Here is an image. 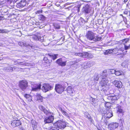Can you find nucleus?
Returning <instances> with one entry per match:
<instances>
[{"label":"nucleus","instance_id":"obj_36","mask_svg":"<svg viewBox=\"0 0 130 130\" xmlns=\"http://www.w3.org/2000/svg\"><path fill=\"white\" fill-rule=\"evenodd\" d=\"M124 48L125 50H127L130 48V44L129 46L124 45Z\"/></svg>","mask_w":130,"mask_h":130},{"label":"nucleus","instance_id":"obj_53","mask_svg":"<svg viewBox=\"0 0 130 130\" xmlns=\"http://www.w3.org/2000/svg\"><path fill=\"white\" fill-rule=\"evenodd\" d=\"M123 18V20L124 21L126 20V19L125 17H124Z\"/></svg>","mask_w":130,"mask_h":130},{"label":"nucleus","instance_id":"obj_39","mask_svg":"<svg viewBox=\"0 0 130 130\" xmlns=\"http://www.w3.org/2000/svg\"><path fill=\"white\" fill-rule=\"evenodd\" d=\"M59 110H60L62 113L64 114H65L66 113V112L65 111L62 109L61 107H59Z\"/></svg>","mask_w":130,"mask_h":130},{"label":"nucleus","instance_id":"obj_52","mask_svg":"<svg viewBox=\"0 0 130 130\" xmlns=\"http://www.w3.org/2000/svg\"><path fill=\"white\" fill-rule=\"evenodd\" d=\"M55 90L57 92V84L55 85Z\"/></svg>","mask_w":130,"mask_h":130},{"label":"nucleus","instance_id":"obj_64","mask_svg":"<svg viewBox=\"0 0 130 130\" xmlns=\"http://www.w3.org/2000/svg\"><path fill=\"white\" fill-rule=\"evenodd\" d=\"M57 62V60H56V62Z\"/></svg>","mask_w":130,"mask_h":130},{"label":"nucleus","instance_id":"obj_32","mask_svg":"<svg viewBox=\"0 0 130 130\" xmlns=\"http://www.w3.org/2000/svg\"><path fill=\"white\" fill-rule=\"evenodd\" d=\"M79 22L80 24L82 25L84 23V19L83 18L81 17L79 20Z\"/></svg>","mask_w":130,"mask_h":130},{"label":"nucleus","instance_id":"obj_10","mask_svg":"<svg viewBox=\"0 0 130 130\" xmlns=\"http://www.w3.org/2000/svg\"><path fill=\"white\" fill-rule=\"evenodd\" d=\"M26 0H21L20 2L17 4L16 6L19 8H23L26 5Z\"/></svg>","mask_w":130,"mask_h":130},{"label":"nucleus","instance_id":"obj_11","mask_svg":"<svg viewBox=\"0 0 130 130\" xmlns=\"http://www.w3.org/2000/svg\"><path fill=\"white\" fill-rule=\"evenodd\" d=\"M21 124V121L19 120H14L11 123V126L13 127L18 126Z\"/></svg>","mask_w":130,"mask_h":130},{"label":"nucleus","instance_id":"obj_47","mask_svg":"<svg viewBox=\"0 0 130 130\" xmlns=\"http://www.w3.org/2000/svg\"><path fill=\"white\" fill-rule=\"evenodd\" d=\"M42 12V11L40 10H39L38 11H36V14H40Z\"/></svg>","mask_w":130,"mask_h":130},{"label":"nucleus","instance_id":"obj_13","mask_svg":"<svg viewBox=\"0 0 130 130\" xmlns=\"http://www.w3.org/2000/svg\"><path fill=\"white\" fill-rule=\"evenodd\" d=\"M109 101H111L112 103H114L116 100H117V98L116 96H112L111 95H109L106 98Z\"/></svg>","mask_w":130,"mask_h":130},{"label":"nucleus","instance_id":"obj_12","mask_svg":"<svg viewBox=\"0 0 130 130\" xmlns=\"http://www.w3.org/2000/svg\"><path fill=\"white\" fill-rule=\"evenodd\" d=\"M113 83L116 87L119 88H121L123 86L122 83L120 81L115 80L113 82Z\"/></svg>","mask_w":130,"mask_h":130},{"label":"nucleus","instance_id":"obj_44","mask_svg":"<svg viewBox=\"0 0 130 130\" xmlns=\"http://www.w3.org/2000/svg\"><path fill=\"white\" fill-rule=\"evenodd\" d=\"M104 54L105 55H108L109 54V50H106L105 52H104Z\"/></svg>","mask_w":130,"mask_h":130},{"label":"nucleus","instance_id":"obj_35","mask_svg":"<svg viewBox=\"0 0 130 130\" xmlns=\"http://www.w3.org/2000/svg\"><path fill=\"white\" fill-rule=\"evenodd\" d=\"M83 54L80 53H75V55L76 56H82L83 57Z\"/></svg>","mask_w":130,"mask_h":130},{"label":"nucleus","instance_id":"obj_16","mask_svg":"<svg viewBox=\"0 0 130 130\" xmlns=\"http://www.w3.org/2000/svg\"><path fill=\"white\" fill-rule=\"evenodd\" d=\"M41 88V85L40 84H35L34 85V87H32V91H36L40 90Z\"/></svg>","mask_w":130,"mask_h":130},{"label":"nucleus","instance_id":"obj_8","mask_svg":"<svg viewBox=\"0 0 130 130\" xmlns=\"http://www.w3.org/2000/svg\"><path fill=\"white\" fill-rule=\"evenodd\" d=\"M119 124L118 123L116 122H112L108 125V128L110 130H114L117 128Z\"/></svg>","mask_w":130,"mask_h":130},{"label":"nucleus","instance_id":"obj_6","mask_svg":"<svg viewBox=\"0 0 130 130\" xmlns=\"http://www.w3.org/2000/svg\"><path fill=\"white\" fill-rule=\"evenodd\" d=\"M103 117L105 118H109L113 116V113L111 110H107L106 111L104 112V113L102 114Z\"/></svg>","mask_w":130,"mask_h":130},{"label":"nucleus","instance_id":"obj_15","mask_svg":"<svg viewBox=\"0 0 130 130\" xmlns=\"http://www.w3.org/2000/svg\"><path fill=\"white\" fill-rule=\"evenodd\" d=\"M6 2L9 8L11 9L13 7L14 3L12 0H6Z\"/></svg>","mask_w":130,"mask_h":130},{"label":"nucleus","instance_id":"obj_43","mask_svg":"<svg viewBox=\"0 0 130 130\" xmlns=\"http://www.w3.org/2000/svg\"><path fill=\"white\" fill-rule=\"evenodd\" d=\"M129 39L128 38H127L124 39L123 40V42H124L125 43L129 41Z\"/></svg>","mask_w":130,"mask_h":130},{"label":"nucleus","instance_id":"obj_4","mask_svg":"<svg viewBox=\"0 0 130 130\" xmlns=\"http://www.w3.org/2000/svg\"><path fill=\"white\" fill-rule=\"evenodd\" d=\"M28 82L25 80H22L20 81L19 83V87L22 90H25L28 86Z\"/></svg>","mask_w":130,"mask_h":130},{"label":"nucleus","instance_id":"obj_31","mask_svg":"<svg viewBox=\"0 0 130 130\" xmlns=\"http://www.w3.org/2000/svg\"><path fill=\"white\" fill-rule=\"evenodd\" d=\"M88 53L87 52L84 53H83V57L88 58Z\"/></svg>","mask_w":130,"mask_h":130},{"label":"nucleus","instance_id":"obj_38","mask_svg":"<svg viewBox=\"0 0 130 130\" xmlns=\"http://www.w3.org/2000/svg\"><path fill=\"white\" fill-rule=\"evenodd\" d=\"M93 57V55L91 54L88 53V58H92Z\"/></svg>","mask_w":130,"mask_h":130},{"label":"nucleus","instance_id":"obj_60","mask_svg":"<svg viewBox=\"0 0 130 130\" xmlns=\"http://www.w3.org/2000/svg\"><path fill=\"white\" fill-rule=\"evenodd\" d=\"M43 44H44V45L45 46H47V45H48L49 44V43H48L47 44H45H45L44 43Z\"/></svg>","mask_w":130,"mask_h":130},{"label":"nucleus","instance_id":"obj_20","mask_svg":"<svg viewBox=\"0 0 130 130\" xmlns=\"http://www.w3.org/2000/svg\"><path fill=\"white\" fill-rule=\"evenodd\" d=\"M66 91L69 94L73 93L74 91L73 89L71 86H69L66 88Z\"/></svg>","mask_w":130,"mask_h":130},{"label":"nucleus","instance_id":"obj_48","mask_svg":"<svg viewBox=\"0 0 130 130\" xmlns=\"http://www.w3.org/2000/svg\"><path fill=\"white\" fill-rule=\"evenodd\" d=\"M108 122L107 120H105L104 121V125H107Z\"/></svg>","mask_w":130,"mask_h":130},{"label":"nucleus","instance_id":"obj_1","mask_svg":"<svg viewBox=\"0 0 130 130\" xmlns=\"http://www.w3.org/2000/svg\"><path fill=\"white\" fill-rule=\"evenodd\" d=\"M39 108L45 114L49 116V117H46L44 119V122L45 123H52L54 119V117L52 115V113L47 110L43 106L41 105L39 106Z\"/></svg>","mask_w":130,"mask_h":130},{"label":"nucleus","instance_id":"obj_40","mask_svg":"<svg viewBox=\"0 0 130 130\" xmlns=\"http://www.w3.org/2000/svg\"><path fill=\"white\" fill-rule=\"evenodd\" d=\"M19 45L21 46H23L24 42H19L18 43Z\"/></svg>","mask_w":130,"mask_h":130},{"label":"nucleus","instance_id":"obj_5","mask_svg":"<svg viewBox=\"0 0 130 130\" xmlns=\"http://www.w3.org/2000/svg\"><path fill=\"white\" fill-rule=\"evenodd\" d=\"M108 80L107 79H102L101 82V85L102 88L104 91L107 90V87H108L107 85V83H108Z\"/></svg>","mask_w":130,"mask_h":130},{"label":"nucleus","instance_id":"obj_56","mask_svg":"<svg viewBox=\"0 0 130 130\" xmlns=\"http://www.w3.org/2000/svg\"><path fill=\"white\" fill-rule=\"evenodd\" d=\"M87 22V21H86L85 20H84V23H86Z\"/></svg>","mask_w":130,"mask_h":130},{"label":"nucleus","instance_id":"obj_29","mask_svg":"<svg viewBox=\"0 0 130 130\" xmlns=\"http://www.w3.org/2000/svg\"><path fill=\"white\" fill-rule=\"evenodd\" d=\"M110 103H109V102H107L105 104V107H107L108 109L110 108Z\"/></svg>","mask_w":130,"mask_h":130},{"label":"nucleus","instance_id":"obj_30","mask_svg":"<svg viewBox=\"0 0 130 130\" xmlns=\"http://www.w3.org/2000/svg\"><path fill=\"white\" fill-rule=\"evenodd\" d=\"M99 75L97 74H95L94 76V79L95 80L98 81L99 80Z\"/></svg>","mask_w":130,"mask_h":130},{"label":"nucleus","instance_id":"obj_26","mask_svg":"<svg viewBox=\"0 0 130 130\" xmlns=\"http://www.w3.org/2000/svg\"><path fill=\"white\" fill-rule=\"evenodd\" d=\"M39 19L42 21H44L45 20L46 17L42 14H40L39 15Z\"/></svg>","mask_w":130,"mask_h":130},{"label":"nucleus","instance_id":"obj_54","mask_svg":"<svg viewBox=\"0 0 130 130\" xmlns=\"http://www.w3.org/2000/svg\"><path fill=\"white\" fill-rule=\"evenodd\" d=\"M91 98L92 99V102H93L95 100V99H94L92 98Z\"/></svg>","mask_w":130,"mask_h":130},{"label":"nucleus","instance_id":"obj_62","mask_svg":"<svg viewBox=\"0 0 130 130\" xmlns=\"http://www.w3.org/2000/svg\"><path fill=\"white\" fill-rule=\"evenodd\" d=\"M59 5H57V7H59Z\"/></svg>","mask_w":130,"mask_h":130},{"label":"nucleus","instance_id":"obj_59","mask_svg":"<svg viewBox=\"0 0 130 130\" xmlns=\"http://www.w3.org/2000/svg\"><path fill=\"white\" fill-rule=\"evenodd\" d=\"M120 16H122V18H123L124 17V16H123V15L122 14H120Z\"/></svg>","mask_w":130,"mask_h":130},{"label":"nucleus","instance_id":"obj_49","mask_svg":"<svg viewBox=\"0 0 130 130\" xmlns=\"http://www.w3.org/2000/svg\"><path fill=\"white\" fill-rule=\"evenodd\" d=\"M36 96H37V98L38 97H40L41 96V95H40V94L39 93H37V95Z\"/></svg>","mask_w":130,"mask_h":130},{"label":"nucleus","instance_id":"obj_3","mask_svg":"<svg viewBox=\"0 0 130 130\" xmlns=\"http://www.w3.org/2000/svg\"><path fill=\"white\" fill-rule=\"evenodd\" d=\"M82 12L85 14L90 13V14L92 15L94 12V9L91 8L89 5L88 4L84 6L82 8Z\"/></svg>","mask_w":130,"mask_h":130},{"label":"nucleus","instance_id":"obj_34","mask_svg":"<svg viewBox=\"0 0 130 130\" xmlns=\"http://www.w3.org/2000/svg\"><path fill=\"white\" fill-rule=\"evenodd\" d=\"M43 98L41 96L40 97H38L37 98V99L38 100H39L41 102H42L43 101Z\"/></svg>","mask_w":130,"mask_h":130},{"label":"nucleus","instance_id":"obj_46","mask_svg":"<svg viewBox=\"0 0 130 130\" xmlns=\"http://www.w3.org/2000/svg\"><path fill=\"white\" fill-rule=\"evenodd\" d=\"M128 12V10L127 9H126L124 12V13L125 14H127Z\"/></svg>","mask_w":130,"mask_h":130},{"label":"nucleus","instance_id":"obj_14","mask_svg":"<svg viewBox=\"0 0 130 130\" xmlns=\"http://www.w3.org/2000/svg\"><path fill=\"white\" fill-rule=\"evenodd\" d=\"M31 38L34 40H39L41 42L43 41L44 40L43 38L40 36H37L35 35H33Z\"/></svg>","mask_w":130,"mask_h":130},{"label":"nucleus","instance_id":"obj_57","mask_svg":"<svg viewBox=\"0 0 130 130\" xmlns=\"http://www.w3.org/2000/svg\"><path fill=\"white\" fill-rule=\"evenodd\" d=\"M128 0H124V3H125L128 1Z\"/></svg>","mask_w":130,"mask_h":130},{"label":"nucleus","instance_id":"obj_2","mask_svg":"<svg viewBox=\"0 0 130 130\" xmlns=\"http://www.w3.org/2000/svg\"><path fill=\"white\" fill-rule=\"evenodd\" d=\"M87 38L90 40H93L95 42L99 41L101 39V37H95L94 33L90 31H88L86 35Z\"/></svg>","mask_w":130,"mask_h":130},{"label":"nucleus","instance_id":"obj_33","mask_svg":"<svg viewBox=\"0 0 130 130\" xmlns=\"http://www.w3.org/2000/svg\"><path fill=\"white\" fill-rule=\"evenodd\" d=\"M7 32V30L5 29H0V33H5Z\"/></svg>","mask_w":130,"mask_h":130},{"label":"nucleus","instance_id":"obj_21","mask_svg":"<svg viewBox=\"0 0 130 130\" xmlns=\"http://www.w3.org/2000/svg\"><path fill=\"white\" fill-rule=\"evenodd\" d=\"M31 123L33 130H37V123L34 120H32L31 121Z\"/></svg>","mask_w":130,"mask_h":130},{"label":"nucleus","instance_id":"obj_51","mask_svg":"<svg viewBox=\"0 0 130 130\" xmlns=\"http://www.w3.org/2000/svg\"><path fill=\"white\" fill-rule=\"evenodd\" d=\"M47 57H44V60L45 61H46L47 60Z\"/></svg>","mask_w":130,"mask_h":130},{"label":"nucleus","instance_id":"obj_23","mask_svg":"<svg viewBox=\"0 0 130 130\" xmlns=\"http://www.w3.org/2000/svg\"><path fill=\"white\" fill-rule=\"evenodd\" d=\"M48 55L50 57L52 58L53 60H54L57 58V55L53 54H48Z\"/></svg>","mask_w":130,"mask_h":130},{"label":"nucleus","instance_id":"obj_41","mask_svg":"<svg viewBox=\"0 0 130 130\" xmlns=\"http://www.w3.org/2000/svg\"><path fill=\"white\" fill-rule=\"evenodd\" d=\"M24 96L25 98H26V99H28V98L29 97H30V96H31L30 95H28V94H25L24 95Z\"/></svg>","mask_w":130,"mask_h":130},{"label":"nucleus","instance_id":"obj_27","mask_svg":"<svg viewBox=\"0 0 130 130\" xmlns=\"http://www.w3.org/2000/svg\"><path fill=\"white\" fill-rule=\"evenodd\" d=\"M84 66L85 67V65H86V66L87 67H85L84 68H90V67H91L92 65V64H91L90 63V62H88L87 63H84Z\"/></svg>","mask_w":130,"mask_h":130},{"label":"nucleus","instance_id":"obj_50","mask_svg":"<svg viewBox=\"0 0 130 130\" xmlns=\"http://www.w3.org/2000/svg\"><path fill=\"white\" fill-rule=\"evenodd\" d=\"M4 18L3 17L0 16V21L3 20Z\"/></svg>","mask_w":130,"mask_h":130},{"label":"nucleus","instance_id":"obj_22","mask_svg":"<svg viewBox=\"0 0 130 130\" xmlns=\"http://www.w3.org/2000/svg\"><path fill=\"white\" fill-rule=\"evenodd\" d=\"M116 109L118 112L121 113L123 112L122 107L119 106H117L116 108Z\"/></svg>","mask_w":130,"mask_h":130},{"label":"nucleus","instance_id":"obj_28","mask_svg":"<svg viewBox=\"0 0 130 130\" xmlns=\"http://www.w3.org/2000/svg\"><path fill=\"white\" fill-rule=\"evenodd\" d=\"M114 73H115V75L117 76H119L121 75V73L120 71H116V70H114Z\"/></svg>","mask_w":130,"mask_h":130},{"label":"nucleus","instance_id":"obj_61","mask_svg":"<svg viewBox=\"0 0 130 130\" xmlns=\"http://www.w3.org/2000/svg\"><path fill=\"white\" fill-rule=\"evenodd\" d=\"M60 28L59 26H57V29H59Z\"/></svg>","mask_w":130,"mask_h":130},{"label":"nucleus","instance_id":"obj_37","mask_svg":"<svg viewBox=\"0 0 130 130\" xmlns=\"http://www.w3.org/2000/svg\"><path fill=\"white\" fill-rule=\"evenodd\" d=\"M30 46L29 43H28L27 42H24L23 46Z\"/></svg>","mask_w":130,"mask_h":130},{"label":"nucleus","instance_id":"obj_18","mask_svg":"<svg viewBox=\"0 0 130 130\" xmlns=\"http://www.w3.org/2000/svg\"><path fill=\"white\" fill-rule=\"evenodd\" d=\"M107 71L105 70L101 74L100 77L102 79H107Z\"/></svg>","mask_w":130,"mask_h":130},{"label":"nucleus","instance_id":"obj_58","mask_svg":"<svg viewBox=\"0 0 130 130\" xmlns=\"http://www.w3.org/2000/svg\"><path fill=\"white\" fill-rule=\"evenodd\" d=\"M112 70V71H111V72H112V74H115V73H114V71H113V70Z\"/></svg>","mask_w":130,"mask_h":130},{"label":"nucleus","instance_id":"obj_9","mask_svg":"<svg viewBox=\"0 0 130 130\" xmlns=\"http://www.w3.org/2000/svg\"><path fill=\"white\" fill-rule=\"evenodd\" d=\"M51 86L49 84H45L43 85L41 89L43 92H46L51 90Z\"/></svg>","mask_w":130,"mask_h":130},{"label":"nucleus","instance_id":"obj_25","mask_svg":"<svg viewBox=\"0 0 130 130\" xmlns=\"http://www.w3.org/2000/svg\"><path fill=\"white\" fill-rule=\"evenodd\" d=\"M86 116V117L88 118V120L90 121L91 123L92 122L93 120L92 119V118L90 116V115L88 113H87Z\"/></svg>","mask_w":130,"mask_h":130},{"label":"nucleus","instance_id":"obj_55","mask_svg":"<svg viewBox=\"0 0 130 130\" xmlns=\"http://www.w3.org/2000/svg\"><path fill=\"white\" fill-rule=\"evenodd\" d=\"M127 27L128 28H130V24H129L127 25Z\"/></svg>","mask_w":130,"mask_h":130},{"label":"nucleus","instance_id":"obj_17","mask_svg":"<svg viewBox=\"0 0 130 130\" xmlns=\"http://www.w3.org/2000/svg\"><path fill=\"white\" fill-rule=\"evenodd\" d=\"M66 61H63L61 58L57 59V64L61 66H66Z\"/></svg>","mask_w":130,"mask_h":130},{"label":"nucleus","instance_id":"obj_45","mask_svg":"<svg viewBox=\"0 0 130 130\" xmlns=\"http://www.w3.org/2000/svg\"><path fill=\"white\" fill-rule=\"evenodd\" d=\"M108 50H109V54H110L112 53H113V50H114V49L112 50V49H108Z\"/></svg>","mask_w":130,"mask_h":130},{"label":"nucleus","instance_id":"obj_63","mask_svg":"<svg viewBox=\"0 0 130 130\" xmlns=\"http://www.w3.org/2000/svg\"><path fill=\"white\" fill-rule=\"evenodd\" d=\"M58 12V11H57V14H59V13Z\"/></svg>","mask_w":130,"mask_h":130},{"label":"nucleus","instance_id":"obj_7","mask_svg":"<svg viewBox=\"0 0 130 130\" xmlns=\"http://www.w3.org/2000/svg\"><path fill=\"white\" fill-rule=\"evenodd\" d=\"M60 118L58 119L57 118V127L60 129H63L66 126V124L65 122L59 119Z\"/></svg>","mask_w":130,"mask_h":130},{"label":"nucleus","instance_id":"obj_24","mask_svg":"<svg viewBox=\"0 0 130 130\" xmlns=\"http://www.w3.org/2000/svg\"><path fill=\"white\" fill-rule=\"evenodd\" d=\"M4 69L5 70H7L8 71L11 72H12L13 71V68L10 66L5 67Z\"/></svg>","mask_w":130,"mask_h":130},{"label":"nucleus","instance_id":"obj_19","mask_svg":"<svg viewBox=\"0 0 130 130\" xmlns=\"http://www.w3.org/2000/svg\"><path fill=\"white\" fill-rule=\"evenodd\" d=\"M64 90V88L61 85L57 84V93H61Z\"/></svg>","mask_w":130,"mask_h":130},{"label":"nucleus","instance_id":"obj_42","mask_svg":"<svg viewBox=\"0 0 130 130\" xmlns=\"http://www.w3.org/2000/svg\"><path fill=\"white\" fill-rule=\"evenodd\" d=\"M31 99V96L29 97L28 99H27V101H28V102H30L32 101Z\"/></svg>","mask_w":130,"mask_h":130}]
</instances>
